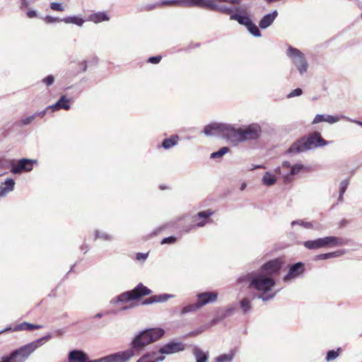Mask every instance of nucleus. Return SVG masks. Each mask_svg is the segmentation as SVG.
<instances>
[{
	"label": "nucleus",
	"instance_id": "obj_18",
	"mask_svg": "<svg viewBox=\"0 0 362 362\" xmlns=\"http://www.w3.org/2000/svg\"><path fill=\"white\" fill-rule=\"evenodd\" d=\"M341 118H346L344 115L333 116L330 115L317 114L313 119L312 124H315L322 122H326L329 124H334L340 120Z\"/></svg>",
	"mask_w": 362,
	"mask_h": 362
},
{
	"label": "nucleus",
	"instance_id": "obj_22",
	"mask_svg": "<svg viewBox=\"0 0 362 362\" xmlns=\"http://www.w3.org/2000/svg\"><path fill=\"white\" fill-rule=\"evenodd\" d=\"M214 213V211L211 209H207L197 213V214L195 216V218L202 219V221L193 225L192 228H195L204 226L205 224L209 221L210 216H211Z\"/></svg>",
	"mask_w": 362,
	"mask_h": 362
},
{
	"label": "nucleus",
	"instance_id": "obj_62",
	"mask_svg": "<svg viewBox=\"0 0 362 362\" xmlns=\"http://www.w3.org/2000/svg\"><path fill=\"white\" fill-rule=\"evenodd\" d=\"M81 250L84 252V253L87 252L88 250V246L86 244H83L81 247Z\"/></svg>",
	"mask_w": 362,
	"mask_h": 362
},
{
	"label": "nucleus",
	"instance_id": "obj_5",
	"mask_svg": "<svg viewBox=\"0 0 362 362\" xmlns=\"http://www.w3.org/2000/svg\"><path fill=\"white\" fill-rule=\"evenodd\" d=\"M328 141H325L318 132L301 138L294 142L287 150L288 153H299L306 151L312 150L318 147L327 145Z\"/></svg>",
	"mask_w": 362,
	"mask_h": 362
},
{
	"label": "nucleus",
	"instance_id": "obj_21",
	"mask_svg": "<svg viewBox=\"0 0 362 362\" xmlns=\"http://www.w3.org/2000/svg\"><path fill=\"white\" fill-rule=\"evenodd\" d=\"M70 100L66 95H62L59 99L53 105L48 106L52 112L59 110H69L71 108Z\"/></svg>",
	"mask_w": 362,
	"mask_h": 362
},
{
	"label": "nucleus",
	"instance_id": "obj_25",
	"mask_svg": "<svg viewBox=\"0 0 362 362\" xmlns=\"http://www.w3.org/2000/svg\"><path fill=\"white\" fill-rule=\"evenodd\" d=\"M135 300L150 295L152 291L145 286L142 283H139L134 289L131 290Z\"/></svg>",
	"mask_w": 362,
	"mask_h": 362
},
{
	"label": "nucleus",
	"instance_id": "obj_29",
	"mask_svg": "<svg viewBox=\"0 0 362 362\" xmlns=\"http://www.w3.org/2000/svg\"><path fill=\"white\" fill-rule=\"evenodd\" d=\"M346 251L344 250H340L334 252L324 253V254H320L316 255L314 257V260L315 261H320V260H325L331 258H335L340 257L345 254Z\"/></svg>",
	"mask_w": 362,
	"mask_h": 362
},
{
	"label": "nucleus",
	"instance_id": "obj_30",
	"mask_svg": "<svg viewBox=\"0 0 362 362\" xmlns=\"http://www.w3.org/2000/svg\"><path fill=\"white\" fill-rule=\"evenodd\" d=\"M255 275V271L240 275L237 279V283L241 284L243 286H247L250 289V284Z\"/></svg>",
	"mask_w": 362,
	"mask_h": 362
},
{
	"label": "nucleus",
	"instance_id": "obj_35",
	"mask_svg": "<svg viewBox=\"0 0 362 362\" xmlns=\"http://www.w3.org/2000/svg\"><path fill=\"white\" fill-rule=\"evenodd\" d=\"M62 21L66 24H69V23L75 24L80 27L82 26L84 23V20L82 18L76 16L65 17L62 19Z\"/></svg>",
	"mask_w": 362,
	"mask_h": 362
},
{
	"label": "nucleus",
	"instance_id": "obj_41",
	"mask_svg": "<svg viewBox=\"0 0 362 362\" xmlns=\"http://www.w3.org/2000/svg\"><path fill=\"white\" fill-rule=\"evenodd\" d=\"M35 117L33 115L28 116V117H24V118H22L18 123H17V125L19 127H25V126H28L30 124L32 123V122L35 119Z\"/></svg>",
	"mask_w": 362,
	"mask_h": 362
},
{
	"label": "nucleus",
	"instance_id": "obj_55",
	"mask_svg": "<svg viewBox=\"0 0 362 362\" xmlns=\"http://www.w3.org/2000/svg\"><path fill=\"white\" fill-rule=\"evenodd\" d=\"M161 60V57L159 55L151 57L148 59V62L151 64H158Z\"/></svg>",
	"mask_w": 362,
	"mask_h": 362
},
{
	"label": "nucleus",
	"instance_id": "obj_14",
	"mask_svg": "<svg viewBox=\"0 0 362 362\" xmlns=\"http://www.w3.org/2000/svg\"><path fill=\"white\" fill-rule=\"evenodd\" d=\"M134 356L132 350L129 348L124 351L111 354L106 356L107 362H127Z\"/></svg>",
	"mask_w": 362,
	"mask_h": 362
},
{
	"label": "nucleus",
	"instance_id": "obj_17",
	"mask_svg": "<svg viewBox=\"0 0 362 362\" xmlns=\"http://www.w3.org/2000/svg\"><path fill=\"white\" fill-rule=\"evenodd\" d=\"M165 357L160 354L158 350H151L144 354L136 362H161Z\"/></svg>",
	"mask_w": 362,
	"mask_h": 362
},
{
	"label": "nucleus",
	"instance_id": "obj_36",
	"mask_svg": "<svg viewBox=\"0 0 362 362\" xmlns=\"http://www.w3.org/2000/svg\"><path fill=\"white\" fill-rule=\"evenodd\" d=\"M276 182V177L269 172H267L262 177V182L266 186H272L274 185Z\"/></svg>",
	"mask_w": 362,
	"mask_h": 362
},
{
	"label": "nucleus",
	"instance_id": "obj_1",
	"mask_svg": "<svg viewBox=\"0 0 362 362\" xmlns=\"http://www.w3.org/2000/svg\"><path fill=\"white\" fill-rule=\"evenodd\" d=\"M275 285L276 281L273 276L257 270L255 271V275H253V279L250 284V289H254L260 293L257 296L258 299L268 301L273 299L278 292L270 293Z\"/></svg>",
	"mask_w": 362,
	"mask_h": 362
},
{
	"label": "nucleus",
	"instance_id": "obj_45",
	"mask_svg": "<svg viewBox=\"0 0 362 362\" xmlns=\"http://www.w3.org/2000/svg\"><path fill=\"white\" fill-rule=\"evenodd\" d=\"M208 328H209L208 325H202L199 327H198L197 329H196L190 332L189 333H188L187 336H189V337L197 336V335L201 334L202 333H203Z\"/></svg>",
	"mask_w": 362,
	"mask_h": 362
},
{
	"label": "nucleus",
	"instance_id": "obj_51",
	"mask_svg": "<svg viewBox=\"0 0 362 362\" xmlns=\"http://www.w3.org/2000/svg\"><path fill=\"white\" fill-rule=\"evenodd\" d=\"M62 18H57V17H53V16H47L44 18L45 22L47 23H56V22H62Z\"/></svg>",
	"mask_w": 362,
	"mask_h": 362
},
{
	"label": "nucleus",
	"instance_id": "obj_23",
	"mask_svg": "<svg viewBox=\"0 0 362 362\" xmlns=\"http://www.w3.org/2000/svg\"><path fill=\"white\" fill-rule=\"evenodd\" d=\"M278 16V11H273L270 13L264 15L259 21V25L262 29H267L272 25L276 17Z\"/></svg>",
	"mask_w": 362,
	"mask_h": 362
},
{
	"label": "nucleus",
	"instance_id": "obj_7",
	"mask_svg": "<svg viewBox=\"0 0 362 362\" xmlns=\"http://www.w3.org/2000/svg\"><path fill=\"white\" fill-rule=\"evenodd\" d=\"M233 125L226 123L214 122L207 124L202 130L207 136H219L230 143Z\"/></svg>",
	"mask_w": 362,
	"mask_h": 362
},
{
	"label": "nucleus",
	"instance_id": "obj_16",
	"mask_svg": "<svg viewBox=\"0 0 362 362\" xmlns=\"http://www.w3.org/2000/svg\"><path fill=\"white\" fill-rule=\"evenodd\" d=\"M197 302L201 308L207 304L214 303L217 300L218 293L216 291H205L197 294Z\"/></svg>",
	"mask_w": 362,
	"mask_h": 362
},
{
	"label": "nucleus",
	"instance_id": "obj_8",
	"mask_svg": "<svg viewBox=\"0 0 362 362\" xmlns=\"http://www.w3.org/2000/svg\"><path fill=\"white\" fill-rule=\"evenodd\" d=\"M344 244L345 240L344 239L335 236L319 238L315 240L305 241L303 243L305 248L311 250L334 246H341Z\"/></svg>",
	"mask_w": 362,
	"mask_h": 362
},
{
	"label": "nucleus",
	"instance_id": "obj_12",
	"mask_svg": "<svg viewBox=\"0 0 362 362\" xmlns=\"http://www.w3.org/2000/svg\"><path fill=\"white\" fill-rule=\"evenodd\" d=\"M206 0H163V5H177L182 7L205 8Z\"/></svg>",
	"mask_w": 362,
	"mask_h": 362
},
{
	"label": "nucleus",
	"instance_id": "obj_28",
	"mask_svg": "<svg viewBox=\"0 0 362 362\" xmlns=\"http://www.w3.org/2000/svg\"><path fill=\"white\" fill-rule=\"evenodd\" d=\"M15 181L12 178H8L0 185V197H5L9 192L14 189Z\"/></svg>",
	"mask_w": 362,
	"mask_h": 362
},
{
	"label": "nucleus",
	"instance_id": "obj_32",
	"mask_svg": "<svg viewBox=\"0 0 362 362\" xmlns=\"http://www.w3.org/2000/svg\"><path fill=\"white\" fill-rule=\"evenodd\" d=\"M199 309H201V307L199 306L198 302L197 301L194 303H190L183 306L180 310V315H185L188 313H196Z\"/></svg>",
	"mask_w": 362,
	"mask_h": 362
},
{
	"label": "nucleus",
	"instance_id": "obj_48",
	"mask_svg": "<svg viewBox=\"0 0 362 362\" xmlns=\"http://www.w3.org/2000/svg\"><path fill=\"white\" fill-rule=\"evenodd\" d=\"M54 80L55 78L53 75H48L42 79V82L45 83L47 86H50L54 83Z\"/></svg>",
	"mask_w": 362,
	"mask_h": 362
},
{
	"label": "nucleus",
	"instance_id": "obj_2",
	"mask_svg": "<svg viewBox=\"0 0 362 362\" xmlns=\"http://www.w3.org/2000/svg\"><path fill=\"white\" fill-rule=\"evenodd\" d=\"M164 334L165 330L160 327L144 329L132 338L129 348L137 356L146 346L162 338Z\"/></svg>",
	"mask_w": 362,
	"mask_h": 362
},
{
	"label": "nucleus",
	"instance_id": "obj_3",
	"mask_svg": "<svg viewBox=\"0 0 362 362\" xmlns=\"http://www.w3.org/2000/svg\"><path fill=\"white\" fill-rule=\"evenodd\" d=\"M52 338V334L48 333L41 338L14 349L10 354L2 356L0 362H25L37 349Z\"/></svg>",
	"mask_w": 362,
	"mask_h": 362
},
{
	"label": "nucleus",
	"instance_id": "obj_64",
	"mask_svg": "<svg viewBox=\"0 0 362 362\" xmlns=\"http://www.w3.org/2000/svg\"><path fill=\"white\" fill-rule=\"evenodd\" d=\"M242 0H227V3H230L233 4H238L240 3Z\"/></svg>",
	"mask_w": 362,
	"mask_h": 362
},
{
	"label": "nucleus",
	"instance_id": "obj_39",
	"mask_svg": "<svg viewBox=\"0 0 362 362\" xmlns=\"http://www.w3.org/2000/svg\"><path fill=\"white\" fill-rule=\"evenodd\" d=\"M99 238L102 239L103 240H105V241H112L113 240L112 235H111L105 232H103L99 230H96L95 231L94 239L96 240V239H99Z\"/></svg>",
	"mask_w": 362,
	"mask_h": 362
},
{
	"label": "nucleus",
	"instance_id": "obj_43",
	"mask_svg": "<svg viewBox=\"0 0 362 362\" xmlns=\"http://www.w3.org/2000/svg\"><path fill=\"white\" fill-rule=\"evenodd\" d=\"M233 358V354H221L216 358V362H231Z\"/></svg>",
	"mask_w": 362,
	"mask_h": 362
},
{
	"label": "nucleus",
	"instance_id": "obj_46",
	"mask_svg": "<svg viewBox=\"0 0 362 362\" xmlns=\"http://www.w3.org/2000/svg\"><path fill=\"white\" fill-rule=\"evenodd\" d=\"M50 8L53 11H64V6L62 3L52 2L50 3Z\"/></svg>",
	"mask_w": 362,
	"mask_h": 362
},
{
	"label": "nucleus",
	"instance_id": "obj_59",
	"mask_svg": "<svg viewBox=\"0 0 362 362\" xmlns=\"http://www.w3.org/2000/svg\"><path fill=\"white\" fill-rule=\"evenodd\" d=\"M107 356H103L102 358H98V359H94V360H90V361H88L87 362H107Z\"/></svg>",
	"mask_w": 362,
	"mask_h": 362
},
{
	"label": "nucleus",
	"instance_id": "obj_40",
	"mask_svg": "<svg viewBox=\"0 0 362 362\" xmlns=\"http://www.w3.org/2000/svg\"><path fill=\"white\" fill-rule=\"evenodd\" d=\"M240 306L244 314L248 313L251 309V301L247 298H244L240 301Z\"/></svg>",
	"mask_w": 362,
	"mask_h": 362
},
{
	"label": "nucleus",
	"instance_id": "obj_38",
	"mask_svg": "<svg viewBox=\"0 0 362 362\" xmlns=\"http://www.w3.org/2000/svg\"><path fill=\"white\" fill-rule=\"evenodd\" d=\"M235 308L233 306L228 307L223 310H220L218 313L222 320L226 319L233 315Z\"/></svg>",
	"mask_w": 362,
	"mask_h": 362
},
{
	"label": "nucleus",
	"instance_id": "obj_31",
	"mask_svg": "<svg viewBox=\"0 0 362 362\" xmlns=\"http://www.w3.org/2000/svg\"><path fill=\"white\" fill-rule=\"evenodd\" d=\"M193 354L196 358V362H206L209 359L208 354L204 353L197 346H194Z\"/></svg>",
	"mask_w": 362,
	"mask_h": 362
},
{
	"label": "nucleus",
	"instance_id": "obj_6",
	"mask_svg": "<svg viewBox=\"0 0 362 362\" xmlns=\"http://www.w3.org/2000/svg\"><path fill=\"white\" fill-rule=\"evenodd\" d=\"M235 10L236 11L235 13L232 14L230 16V19L236 21L240 25L245 26L247 31L252 36L260 37L262 33L257 25L253 23L249 13L247 12L243 13V9L240 6L235 7Z\"/></svg>",
	"mask_w": 362,
	"mask_h": 362
},
{
	"label": "nucleus",
	"instance_id": "obj_60",
	"mask_svg": "<svg viewBox=\"0 0 362 362\" xmlns=\"http://www.w3.org/2000/svg\"><path fill=\"white\" fill-rule=\"evenodd\" d=\"M291 166L292 165H291V163L288 161H284L282 163V168L284 170H290Z\"/></svg>",
	"mask_w": 362,
	"mask_h": 362
},
{
	"label": "nucleus",
	"instance_id": "obj_27",
	"mask_svg": "<svg viewBox=\"0 0 362 362\" xmlns=\"http://www.w3.org/2000/svg\"><path fill=\"white\" fill-rule=\"evenodd\" d=\"M135 300L133 293L131 291L124 292L119 296L113 298L110 300L111 304H117L119 303H127L129 301Z\"/></svg>",
	"mask_w": 362,
	"mask_h": 362
},
{
	"label": "nucleus",
	"instance_id": "obj_44",
	"mask_svg": "<svg viewBox=\"0 0 362 362\" xmlns=\"http://www.w3.org/2000/svg\"><path fill=\"white\" fill-rule=\"evenodd\" d=\"M296 225H298V226H303L305 228H313V223L311 222H308V221H304L303 220H296V221H293L291 222V226H294Z\"/></svg>",
	"mask_w": 362,
	"mask_h": 362
},
{
	"label": "nucleus",
	"instance_id": "obj_57",
	"mask_svg": "<svg viewBox=\"0 0 362 362\" xmlns=\"http://www.w3.org/2000/svg\"><path fill=\"white\" fill-rule=\"evenodd\" d=\"M148 257V253H141V252H139L136 254V259L139 260V261H144Z\"/></svg>",
	"mask_w": 362,
	"mask_h": 362
},
{
	"label": "nucleus",
	"instance_id": "obj_34",
	"mask_svg": "<svg viewBox=\"0 0 362 362\" xmlns=\"http://www.w3.org/2000/svg\"><path fill=\"white\" fill-rule=\"evenodd\" d=\"M179 140L177 135H173L170 138L165 139L162 142V147L165 149H169L177 145Z\"/></svg>",
	"mask_w": 362,
	"mask_h": 362
},
{
	"label": "nucleus",
	"instance_id": "obj_20",
	"mask_svg": "<svg viewBox=\"0 0 362 362\" xmlns=\"http://www.w3.org/2000/svg\"><path fill=\"white\" fill-rule=\"evenodd\" d=\"M68 359L69 362H87L88 356L82 350L74 349L69 351Z\"/></svg>",
	"mask_w": 362,
	"mask_h": 362
},
{
	"label": "nucleus",
	"instance_id": "obj_11",
	"mask_svg": "<svg viewBox=\"0 0 362 362\" xmlns=\"http://www.w3.org/2000/svg\"><path fill=\"white\" fill-rule=\"evenodd\" d=\"M282 264L283 262L281 259L276 258L262 264L259 270L274 277L275 274H277L279 272L282 267Z\"/></svg>",
	"mask_w": 362,
	"mask_h": 362
},
{
	"label": "nucleus",
	"instance_id": "obj_10",
	"mask_svg": "<svg viewBox=\"0 0 362 362\" xmlns=\"http://www.w3.org/2000/svg\"><path fill=\"white\" fill-rule=\"evenodd\" d=\"M37 160L35 159L21 158L15 164V160H11V169L13 174H21L23 172H30L33 169V165L37 164Z\"/></svg>",
	"mask_w": 362,
	"mask_h": 362
},
{
	"label": "nucleus",
	"instance_id": "obj_49",
	"mask_svg": "<svg viewBox=\"0 0 362 362\" xmlns=\"http://www.w3.org/2000/svg\"><path fill=\"white\" fill-rule=\"evenodd\" d=\"M176 241H177V238L172 235V236H169V237L163 238L161 240L160 243L162 245H164V244H174Z\"/></svg>",
	"mask_w": 362,
	"mask_h": 362
},
{
	"label": "nucleus",
	"instance_id": "obj_52",
	"mask_svg": "<svg viewBox=\"0 0 362 362\" xmlns=\"http://www.w3.org/2000/svg\"><path fill=\"white\" fill-rule=\"evenodd\" d=\"M26 326H27V322H23L22 323H20V324L16 325L13 329L11 328V329H12L14 332H17V331H20V330H26Z\"/></svg>",
	"mask_w": 362,
	"mask_h": 362
},
{
	"label": "nucleus",
	"instance_id": "obj_54",
	"mask_svg": "<svg viewBox=\"0 0 362 362\" xmlns=\"http://www.w3.org/2000/svg\"><path fill=\"white\" fill-rule=\"evenodd\" d=\"M42 327H43L42 325H34V324L27 322L26 331H30L33 329H41Z\"/></svg>",
	"mask_w": 362,
	"mask_h": 362
},
{
	"label": "nucleus",
	"instance_id": "obj_4",
	"mask_svg": "<svg viewBox=\"0 0 362 362\" xmlns=\"http://www.w3.org/2000/svg\"><path fill=\"white\" fill-rule=\"evenodd\" d=\"M262 133V127L257 123H252L239 128H235L233 125L230 143L238 144L246 141H255L260 138Z\"/></svg>",
	"mask_w": 362,
	"mask_h": 362
},
{
	"label": "nucleus",
	"instance_id": "obj_19",
	"mask_svg": "<svg viewBox=\"0 0 362 362\" xmlns=\"http://www.w3.org/2000/svg\"><path fill=\"white\" fill-rule=\"evenodd\" d=\"M205 4V8L211 11H217L221 13L230 15V16L232 14H234L235 13H233V11H235V8L233 9L230 7L226 6H218L213 2L212 0H206Z\"/></svg>",
	"mask_w": 362,
	"mask_h": 362
},
{
	"label": "nucleus",
	"instance_id": "obj_9",
	"mask_svg": "<svg viewBox=\"0 0 362 362\" xmlns=\"http://www.w3.org/2000/svg\"><path fill=\"white\" fill-rule=\"evenodd\" d=\"M286 55L291 59L292 63L301 76L307 73L309 66L308 62L305 54L300 49L288 45Z\"/></svg>",
	"mask_w": 362,
	"mask_h": 362
},
{
	"label": "nucleus",
	"instance_id": "obj_47",
	"mask_svg": "<svg viewBox=\"0 0 362 362\" xmlns=\"http://www.w3.org/2000/svg\"><path fill=\"white\" fill-rule=\"evenodd\" d=\"M349 185V180L348 179L343 180L339 185V194H344Z\"/></svg>",
	"mask_w": 362,
	"mask_h": 362
},
{
	"label": "nucleus",
	"instance_id": "obj_58",
	"mask_svg": "<svg viewBox=\"0 0 362 362\" xmlns=\"http://www.w3.org/2000/svg\"><path fill=\"white\" fill-rule=\"evenodd\" d=\"M27 16L30 18H33L37 16V12L34 10H30L27 12Z\"/></svg>",
	"mask_w": 362,
	"mask_h": 362
},
{
	"label": "nucleus",
	"instance_id": "obj_50",
	"mask_svg": "<svg viewBox=\"0 0 362 362\" xmlns=\"http://www.w3.org/2000/svg\"><path fill=\"white\" fill-rule=\"evenodd\" d=\"M302 93H303L302 89L300 88H297L294 89L293 90H292L290 93H288L287 95V98H293L296 96H300V95H302Z\"/></svg>",
	"mask_w": 362,
	"mask_h": 362
},
{
	"label": "nucleus",
	"instance_id": "obj_42",
	"mask_svg": "<svg viewBox=\"0 0 362 362\" xmlns=\"http://www.w3.org/2000/svg\"><path fill=\"white\" fill-rule=\"evenodd\" d=\"M340 351H341L340 348L337 349V350H336V351L335 350L328 351L327 353V356H326V360L327 361H331L336 359L339 356Z\"/></svg>",
	"mask_w": 362,
	"mask_h": 362
},
{
	"label": "nucleus",
	"instance_id": "obj_24",
	"mask_svg": "<svg viewBox=\"0 0 362 362\" xmlns=\"http://www.w3.org/2000/svg\"><path fill=\"white\" fill-rule=\"evenodd\" d=\"M175 297L173 294L168 293H162L158 295H154L151 296L150 298L146 299L144 302V305H149L152 303H164L168 301L169 299L173 298Z\"/></svg>",
	"mask_w": 362,
	"mask_h": 362
},
{
	"label": "nucleus",
	"instance_id": "obj_26",
	"mask_svg": "<svg viewBox=\"0 0 362 362\" xmlns=\"http://www.w3.org/2000/svg\"><path fill=\"white\" fill-rule=\"evenodd\" d=\"M304 165L300 163L293 165L288 172L284 173L283 177L285 182H289L291 181V176L298 175L303 169Z\"/></svg>",
	"mask_w": 362,
	"mask_h": 362
},
{
	"label": "nucleus",
	"instance_id": "obj_63",
	"mask_svg": "<svg viewBox=\"0 0 362 362\" xmlns=\"http://www.w3.org/2000/svg\"><path fill=\"white\" fill-rule=\"evenodd\" d=\"M28 6V0H21V7L23 8H25Z\"/></svg>",
	"mask_w": 362,
	"mask_h": 362
},
{
	"label": "nucleus",
	"instance_id": "obj_15",
	"mask_svg": "<svg viewBox=\"0 0 362 362\" xmlns=\"http://www.w3.org/2000/svg\"><path fill=\"white\" fill-rule=\"evenodd\" d=\"M305 272L304 264L301 262H298L292 264L288 273L284 276V281H289L292 279H296L301 276Z\"/></svg>",
	"mask_w": 362,
	"mask_h": 362
},
{
	"label": "nucleus",
	"instance_id": "obj_56",
	"mask_svg": "<svg viewBox=\"0 0 362 362\" xmlns=\"http://www.w3.org/2000/svg\"><path fill=\"white\" fill-rule=\"evenodd\" d=\"M221 320H223L221 318V317H220V315H218V313H217V315H216V316L213 320H211V322H210V323H209V325H208V326H209V327H211V326H214V325H216L217 323H218L219 322H221Z\"/></svg>",
	"mask_w": 362,
	"mask_h": 362
},
{
	"label": "nucleus",
	"instance_id": "obj_33",
	"mask_svg": "<svg viewBox=\"0 0 362 362\" xmlns=\"http://www.w3.org/2000/svg\"><path fill=\"white\" fill-rule=\"evenodd\" d=\"M109 16L105 12H98L90 15L89 20L95 23L109 21Z\"/></svg>",
	"mask_w": 362,
	"mask_h": 362
},
{
	"label": "nucleus",
	"instance_id": "obj_13",
	"mask_svg": "<svg viewBox=\"0 0 362 362\" xmlns=\"http://www.w3.org/2000/svg\"><path fill=\"white\" fill-rule=\"evenodd\" d=\"M185 349V345L181 341H171L162 346L158 351L160 355H170L182 351Z\"/></svg>",
	"mask_w": 362,
	"mask_h": 362
},
{
	"label": "nucleus",
	"instance_id": "obj_53",
	"mask_svg": "<svg viewBox=\"0 0 362 362\" xmlns=\"http://www.w3.org/2000/svg\"><path fill=\"white\" fill-rule=\"evenodd\" d=\"M49 110H51V108H48V107H47L45 110H42V111H37L35 112L33 115L35 117V118H36L37 117H39L40 118H43L45 115L47 114V111Z\"/></svg>",
	"mask_w": 362,
	"mask_h": 362
},
{
	"label": "nucleus",
	"instance_id": "obj_61",
	"mask_svg": "<svg viewBox=\"0 0 362 362\" xmlns=\"http://www.w3.org/2000/svg\"><path fill=\"white\" fill-rule=\"evenodd\" d=\"M346 119L351 122H354L355 124H358L359 126L362 127V122L361 121H359V120H357V119H349L348 117L345 118Z\"/></svg>",
	"mask_w": 362,
	"mask_h": 362
},
{
	"label": "nucleus",
	"instance_id": "obj_37",
	"mask_svg": "<svg viewBox=\"0 0 362 362\" xmlns=\"http://www.w3.org/2000/svg\"><path fill=\"white\" fill-rule=\"evenodd\" d=\"M229 151H230V148L227 146L221 147L218 151L211 153L210 158H211V159L221 158L225 154L228 153L229 152Z\"/></svg>",
	"mask_w": 362,
	"mask_h": 362
}]
</instances>
